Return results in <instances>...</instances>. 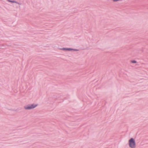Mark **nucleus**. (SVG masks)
<instances>
[{"instance_id":"4","label":"nucleus","mask_w":148,"mask_h":148,"mask_svg":"<svg viewBox=\"0 0 148 148\" xmlns=\"http://www.w3.org/2000/svg\"><path fill=\"white\" fill-rule=\"evenodd\" d=\"M8 1H9V2H12V3H17L16 1H10V0H8Z\"/></svg>"},{"instance_id":"2","label":"nucleus","mask_w":148,"mask_h":148,"mask_svg":"<svg viewBox=\"0 0 148 148\" xmlns=\"http://www.w3.org/2000/svg\"><path fill=\"white\" fill-rule=\"evenodd\" d=\"M37 104H29L28 105L25 106H24V108L25 110H30L34 108L37 106Z\"/></svg>"},{"instance_id":"3","label":"nucleus","mask_w":148,"mask_h":148,"mask_svg":"<svg viewBox=\"0 0 148 148\" xmlns=\"http://www.w3.org/2000/svg\"><path fill=\"white\" fill-rule=\"evenodd\" d=\"M62 49L63 50H68V51H71V50H73V49H70V48L67 49V48H62Z\"/></svg>"},{"instance_id":"5","label":"nucleus","mask_w":148,"mask_h":148,"mask_svg":"<svg viewBox=\"0 0 148 148\" xmlns=\"http://www.w3.org/2000/svg\"><path fill=\"white\" fill-rule=\"evenodd\" d=\"M131 62L132 63H136L137 62L135 60L132 61H131Z\"/></svg>"},{"instance_id":"1","label":"nucleus","mask_w":148,"mask_h":148,"mask_svg":"<svg viewBox=\"0 0 148 148\" xmlns=\"http://www.w3.org/2000/svg\"><path fill=\"white\" fill-rule=\"evenodd\" d=\"M129 147L131 148H135L136 145L134 139L131 138L129 140Z\"/></svg>"}]
</instances>
